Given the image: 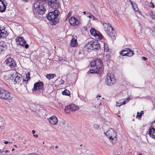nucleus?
Returning a JSON list of instances; mask_svg holds the SVG:
<instances>
[{
	"mask_svg": "<svg viewBox=\"0 0 155 155\" xmlns=\"http://www.w3.org/2000/svg\"><path fill=\"white\" fill-rule=\"evenodd\" d=\"M15 40L16 42H18L17 43V45L18 44L22 46H24V45L26 43V41L24 39L23 37H18Z\"/></svg>",
	"mask_w": 155,
	"mask_h": 155,
	"instance_id": "dca6fc26",
	"label": "nucleus"
},
{
	"mask_svg": "<svg viewBox=\"0 0 155 155\" xmlns=\"http://www.w3.org/2000/svg\"><path fill=\"white\" fill-rule=\"evenodd\" d=\"M104 50L105 51L108 52L109 50V48L108 47L107 44H104Z\"/></svg>",
	"mask_w": 155,
	"mask_h": 155,
	"instance_id": "c756f323",
	"label": "nucleus"
},
{
	"mask_svg": "<svg viewBox=\"0 0 155 155\" xmlns=\"http://www.w3.org/2000/svg\"><path fill=\"white\" fill-rule=\"evenodd\" d=\"M120 54L122 56H127L131 57L134 54V53L130 49L128 48H126L123 49L120 52Z\"/></svg>",
	"mask_w": 155,
	"mask_h": 155,
	"instance_id": "9d476101",
	"label": "nucleus"
},
{
	"mask_svg": "<svg viewBox=\"0 0 155 155\" xmlns=\"http://www.w3.org/2000/svg\"><path fill=\"white\" fill-rule=\"evenodd\" d=\"M116 82V79L111 74L108 73L105 79L106 84L107 85H112Z\"/></svg>",
	"mask_w": 155,
	"mask_h": 155,
	"instance_id": "6e6552de",
	"label": "nucleus"
},
{
	"mask_svg": "<svg viewBox=\"0 0 155 155\" xmlns=\"http://www.w3.org/2000/svg\"><path fill=\"white\" fill-rule=\"evenodd\" d=\"M153 122L155 123V120Z\"/></svg>",
	"mask_w": 155,
	"mask_h": 155,
	"instance_id": "13d9d810",
	"label": "nucleus"
},
{
	"mask_svg": "<svg viewBox=\"0 0 155 155\" xmlns=\"http://www.w3.org/2000/svg\"><path fill=\"white\" fill-rule=\"evenodd\" d=\"M50 148L51 149H53L54 148V147L52 146H51L50 147Z\"/></svg>",
	"mask_w": 155,
	"mask_h": 155,
	"instance_id": "603ef678",
	"label": "nucleus"
},
{
	"mask_svg": "<svg viewBox=\"0 0 155 155\" xmlns=\"http://www.w3.org/2000/svg\"><path fill=\"white\" fill-rule=\"evenodd\" d=\"M62 94L63 95L68 96L70 94V93L69 91L66 89L62 92Z\"/></svg>",
	"mask_w": 155,
	"mask_h": 155,
	"instance_id": "a878e982",
	"label": "nucleus"
},
{
	"mask_svg": "<svg viewBox=\"0 0 155 155\" xmlns=\"http://www.w3.org/2000/svg\"><path fill=\"white\" fill-rule=\"evenodd\" d=\"M121 104V103H118L117 102L116 105L117 106H119L118 105H119Z\"/></svg>",
	"mask_w": 155,
	"mask_h": 155,
	"instance_id": "c03bdc74",
	"label": "nucleus"
},
{
	"mask_svg": "<svg viewBox=\"0 0 155 155\" xmlns=\"http://www.w3.org/2000/svg\"><path fill=\"white\" fill-rule=\"evenodd\" d=\"M106 136L109 138L112 143H114L117 140L116 134L114 130L112 128H110L108 131L105 133Z\"/></svg>",
	"mask_w": 155,
	"mask_h": 155,
	"instance_id": "20e7f679",
	"label": "nucleus"
},
{
	"mask_svg": "<svg viewBox=\"0 0 155 155\" xmlns=\"http://www.w3.org/2000/svg\"><path fill=\"white\" fill-rule=\"evenodd\" d=\"M58 146H56L55 147V148H58Z\"/></svg>",
	"mask_w": 155,
	"mask_h": 155,
	"instance_id": "864d4df0",
	"label": "nucleus"
},
{
	"mask_svg": "<svg viewBox=\"0 0 155 155\" xmlns=\"http://www.w3.org/2000/svg\"><path fill=\"white\" fill-rule=\"evenodd\" d=\"M130 2L134 10L136 12L138 10V8L137 7V5L135 4L133 5L132 2H131V1H130Z\"/></svg>",
	"mask_w": 155,
	"mask_h": 155,
	"instance_id": "cd10ccee",
	"label": "nucleus"
},
{
	"mask_svg": "<svg viewBox=\"0 0 155 155\" xmlns=\"http://www.w3.org/2000/svg\"><path fill=\"white\" fill-rule=\"evenodd\" d=\"M29 46V45L28 44H25V47L26 48H27Z\"/></svg>",
	"mask_w": 155,
	"mask_h": 155,
	"instance_id": "ea45409f",
	"label": "nucleus"
},
{
	"mask_svg": "<svg viewBox=\"0 0 155 155\" xmlns=\"http://www.w3.org/2000/svg\"><path fill=\"white\" fill-rule=\"evenodd\" d=\"M124 52V53H127V52Z\"/></svg>",
	"mask_w": 155,
	"mask_h": 155,
	"instance_id": "680f3d73",
	"label": "nucleus"
},
{
	"mask_svg": "<svg viewBox=\"0 0 155 155\" xmlns=\"http://www.w3.org/2000/svg\"><path fill=\"white\" fill-rule=\"evenodd\" d=\"M32 132V134H35V131L34 130H33Z\"/></svg>",
	"mask_w": 155,
	"mask_h": 155,
	"instance_id": "de8ad7c7",
	"label": "nucleus"
},
{
	"mask_svg": "<svg viewBox=\"0 0 155 155\" xmlns=\"http://www.w3.org/2000/svg\"><path fill=\"white\" fill-rule=\"evenodd\" d=\"M8 34V33L5 29H0V38H6Z\"/></svg>",
	"mask_w": 155,
	"mask_h": 155,
	"instance_id": "aec40b11",
	"label": "nucleus"
},
{
	"mask_svg": "<svg viewBox=\"0 0 155 155\" xmlns=\"http://www.w3.org/2000/svg\"><path fill=\"white\" fill-rule=\"evenodd\" d=\"M26 79L27 80H23V81L25 82H27L28 80L30 78V74L29 72H28L27 74H26Z\"/></svg>",
	"mask_w": 155,
	"mask_h": 155,
	"instance_id": "c85d7f7f",
	"label": "nucleus"
},
{
	"mask_svg": "<svg viewBox=\"0 0 155 155\" xmlns=\"http://www.w3.org/2000/svg\"><path fill=\"white\" fill-rule=\"evenodd\" d=\"M142 116L141 114H140L139 112H137V117H141Z\"/></svg>",
	"mask_w": 155,
	"mask_h": 155,
	"instance_id": "f704fd0d",
	"label": "nucleus"
},
{
	"mask_svg": "<svg viewBox=\"0 0 155 155\" xmlns=\"http://www.w3.org/2000/svg\"><path fill=\"white\" fill-rule=\"evenodd\" d=\"M83 13H84V14H86V12L84 11V12Z\"/></svg>",
	"mask_w": 155,
	"mask_h": 155,
	"instance_id": "5fc2aeb1",
	"label": "nucleus"
},
{
	"mask_svg": "<svg viewBox=\"0 0 155 155\" xmlns=\"http://www.w3.org/2000/svg\"><path fill=\"white\" fill-rule=\"evenodd\" d=\"M44 84L42 82H38L35 83L34 86L32 91L35 93H38V91L41 90L43 87Z\"/></svg>",
	"mask_w": 155,
	"mask_h": 155,
	"instance_id": "1a4fd4ad",
	"label": "nucleus"
},
{
	"mask_svg": "<svg viewBox=\"0 0 155 155\" xmlns=\"http://www.w3.org/2000/svg\"><path fill=\"white\" fill-rule=\"evenodd\" d=\"M6 153L5 151H2L0 152V155H4Z\"/></svg>",
	"mask_w": 155,
	"mask_h": 155,
	"instance_id": "c9c22d12",
	"label": "nucleus"
},
{
	"mask_svg": "<svg viewBox=\"0 0 155 155\" xmlns=\"http://www.w3.org/2000/svg\"><path fill=\"white\" fill-rule=\"evenodd\" d=\"M5 152L7 153V152H9V151L8 150H6L5 151Z\"/></svg>",
	"mask_w": 155,
	"mask_h": 155,
	"instance_id": "3c124183",
	"label": "nucleus"
},
{
	"mask_svg": "<svg viewBox=\"0 0 155 155\" xmlns=\"http://www.w3.org/2000/svg\"><path fill=\"white\" fill-rule=\"evenodd\" d=\"M97 97H101V95H97Z\"/></svg>",
	"mask_w": 155,
	"mask_h": 155,
	"instance_id": "6e6d98bb",
	"label": "nucleus"
},
{
	"mask_svg": "<svg viewBox=\"0 0 155 155\" xmlns=\"http://www.w3.org/2000/svg\"><path fill=\"white\" fill-rule=\"evenodd\" d=\"M7 3L5 0H0V12H3L6 9Z\"/></svg>",
	"mask_w": 155,
	"mask_h": 155,
	"instance_id": "4468645a",
	"label": "nucleus"
},
{
	"mask_svg": "<svg viewBox=\"0 0 155 155\" xmlns=\"http://www.w3.org/2000/svg\"><path fill=\"white\" fill-rule=\"evenodd\" d=\"M4 143H5V144H7L8 143V141H5Z\"/></svg>",
	"mask_w": 155,
	"mask_h": 155,
	"instance_id": "09e8293b",
	"label": "nucleus"
},
{
	"mask_svg": "<svg viewBox=\"0 0 155 155\" xmlns=\"http://www.w3.org/2000/svg\"><path fill=\"white\" fill-rule=\"evenodd\" d=\"M15 146L17 147L16 145H15Z\"/></svg>",
	"mask_w": 155,
	"mask_h": 155,
	"instance_id": "69168bd1",
	"label": "nucleus"
},
{
	"mask_svg": "<svg viewBox=\"0 0 155 155\" xmlns=\"http://www.w3.org/2000/svg\"><path fill=\"white\" fill-rule=\"evenodd\" d=\"M29 155H40L38 154H36L34 153H31Z\"/></svg>",
	"mask_w": 155,
	"mask_h": 155,
	"instance_id": "79ce46f5",
	"label": "nucleus"
},
{
	"mask_svg": "<svg viewBox=\"0 0 155 155\" xmlns=\"http://www.w3.org/2000/svg\"><path fill=\"white\" fill-rule=\"evenodd\" d=\"M6 64L7 66L10 68V69L13 70L16 66V62L13 60V59L11 58H9L6 61Z\"/></svg>",
	"mask_w": 155,
	"mask_h": 155,
	"instance_id": "9b49d317",
	"label": "nucleus"
},
{
	"mask_svg": "<svg viewBox=\"0 0 155 155\" xmlns=\"http://www.w3.org/2000/svg\"><path fill=\"white\" fill-rule=\"evenodd\" d=\"M59 12L57 10H55L53 12H50L47 16V18L50 21V23L51 25L56 24L59 21L57 17Z\"/></svg>",
	"mask_w": 155,
	"mask_h": 155,
	"instance_id": "7ed1b4c3",
	"label": "nucleus"
},
{
	"mask_svg": "<svg viewBox=\"0 0 155 155\" xmlns=\"http://www.w3.org/2000/svg\"><path fill=\"white\" fill-rule=\"evenodd\" d=\"M117 155H120V154H118Z\"/></svg>",
	"mask_w": 155,
	"mask_h": 155,
	"instance_id": "338daca9",
	"label": "nucleus"
},
{
	"mask_svg": "<svg viewBox=\"0 0 155 155\" xmlns=\"http://www.w3.org/2000/svg\"><path fill=\"white\" fill-rule=\"evenodd\" d=\"M101 103H100V105H101Z\"/></svg>",
	"mask_w": 155,
	"mask_h": 155,
	"instance_id": "e2e57ef3",
	"label": "nucleus"
},
{
	"mask_svg": "<svg viewBox=\"0 0 155 155\" xmlns=\"http://www.w3.org/2000/svg\"><path fill=\"white\" fill-rule=\"evenodd\" d=\"M10 80H12L14 83L19 84L21 82L22 79L21 75L17 72H15L12 74L10 77Z\"/></svg>",
	"mask_w": 155,
	"mask_h": 155,
	"instance_id": "39448f33",
	"label": "nucleus"
},
{
	"mask_svg": "<svg viewBox=\"0 0 155 155\" xmlns=\"http://www.w3.org/2000/svg\"><path fill=\"white\" fill-rule=\"evenodd\" d=\"M140 114H141V115L143 114V111H142L140 113Z\"/></svg>",
	"mask_w": 155,
	"mask_h": 155,
	"instance_id": "8fccbe9b",
	"label": "nucleus"
},
{
	"mask_svg": "<svg viewBox=\"0 0 155 155\" xmlns=\"http://www.w3.org/2000/svg\"><path fill=\"white\" fill-rule=\"evenodd\" d=\"M96 107V106H95L94 107Z\"/></svg>",
	"mask_w": 155,
	"mask_h": 155,
	"instance_id": "0e129e2a",
	"label": "nucleus"
},
{
	"mask_svg": "<svg viewBox=\"0 0 155 155\" xmlns=\"http://www.w3.org/2000/svg\"><path fill=\"white\" fill-rule=\"evenodd\" d=\"M103 25L104 27V30L107 33L110 31V28H111L112 31L114 30V28L112 27L111 25L109 23H104Z\"/></svg>",
	"mask_w": 155,
	"mask_h": 155,
	"instance_id": "a211bd4d",
	"label": "nucleus"
},
{
	"mask_svg": "<svg viewBox=\"0 0 155 155\" xmlns=\"http://www.w3.org/2000/svg\"><path fill=\"white\" fill-rule=\"evenodd\" d=\"M71 12H69L68 13V17H69L71 15Z\"/></svg>",
	"mask_w": 155,
	"mask_h": 155,
	"instance_id": "a19ab883",
	"label": "nucleus"
},
{
	"mask_svg": "<svg viewBox=\"0 0 155 155\" xmlns=\"http://www.w3.org/2000/svg\"><path fill=\"white\" fill-rule=\"evenodd\" d=\"M71 106L72 107H71L72 110H72V112H74L76 110H79V109L78 107L74 104H71Z\"/></svg>",
	"mask_w": 155,
	"mask_h": 155,
	"instance_id": "bb28decb",
	"label": "nucleus"
},
{
	"mask_svg": "<svg viewBox=\"0 0 155 155\" xmlns=\"http://www.w3.org/2000/svg\"><path fill=\"white\" fill-rule=\"evenodd\" d=\"M69 22L71 25L73 26L77 25L79 24L78 20L74 17H72L69 19Z\"/></svg>",
	"mask_w": 155,
	"mask_h": 155,
	"instance_id": "2eb2a0df",
	"label": "nucleus"
},
{
	"mask_svg": "<svg viewBox=\"0 0 155 155\" xmlns=\"http://www.w3.org/2000/svg\"><path fill=\"white\" fill-rule=\"evenodd\" d=\"M132 98V97L131 96H130L128 97L126 100H127L128 101L130 99H131Z\"/></svg>",
	"mask_w": 155,
	"mask_h": 155,
	"instance_id": "4c0bfd02",
	"label": "nucleus"
},
{
	"mask_svg": "<svg viewBox=\"0 0 155 155\" xmlns=\"http://www.w3.org/2000/svg\"><path fill=\"white\" fill-rule=\"evenodd\" d=\"M47 5V0H39L34 4V8L38 14L43 15L46 11L45 7Z\"/></svg>",
	"mask_w": 155,
	"mask_h": 155,
	"instance_id": "f257e3e1",
	"label": "nucleus"
},
{
	"mask_svg": "<svg viewBox=\"0 0 155 155\" xmlns=\"http://www.w3.org/2000/svg\"><path fill=\"white\" fill-rule=\"evenodd\" d=\"M110 54H106V58H107L109 59L110 57Z\"/></svg>",
	"mask_w": 155,
	"mask_h": 155,
	"instance_id": "58836bf2",
	"label": "nucleus"
},
{
	"mask_svg": "<svg viewBox=\"0 0 155 155\" xmlns=\"http://www.w3.org/2000/svg\"><path fill=\"white\" fill-rule=\"evenodd\" d=\"M64 81L62 79H61L59 81V84H64Z\"/></svg>",
	"mask_w": 155,
	"mask_h": 155,
	"instance_id": "72a5a7b5",
	"label": "nucleus"
},
{
	"mask_svg": "<svg viewBox=\"0 0 155 155\" xmlns=\"http://www.w3.org/2000/svg\"><path fill=\"white\" fill-rule=\"evenodd\" d=\"M14 150V149H13L12 150V151H13Z\"/></svg>",
	"mask_w": 155,
	"mask_h": 155,
	"instance_id": "4d7b16f0",
	"label": "nucleus"
},
{
	"mask_svg": "<svg viewBox=\"0 0 155 155\" xmlns=\"http://www.w3.org/2000/svg\"><path fill=\"white\" fill-rule=\"evenodd\" d=\"M142 58L143 59V60H145V61H146V60H147V59L145 57H142Z\"/></svg>",
	"mask_w": 155,
	"mask_h": 155,
	"instance_id": "a18cd8bd",
	"label": "nucleus"
},
{
	"mask_svg": "<svg viewBox=\"0 0 155 155\" xmlns=\"http://www.w3.org/2000/svg\"><path fill=\"white\" fill-rule=\"evenodd\" d=\"M43 144H44V143H44V142H43Z\"/></svg>",
	"mask_w": 155,
	"mask_h": 155,
	"instance_id": "bf43d9fd",
	"label": "nucleus"
},
{
	"mask_svg": "<svg viewBox=\"0 0 155 155\" xmlns=\"http://www.w3.org/2000/svg\"><path fill=\"white\" fill-rule=\"evenodd\" d=\"M56 75L55 74H47L46 76V78L50 80L51 78H53L55 76H56Z\"/></svg>",
	"mask_w": 155,
	"mask_h": 155,
	"instance_id": "393cba45",
	"label": "nucleus"
},
{
	"mask_svg": "<svg viewBox=\"0 0 155 155\" xmlns=\"http://www.w3.org/2000/svg\"><path fill=\"white\" fill-rule=\"evenodd\" d=\"M77 41L76 39L73 37L72 38L70 42V45L72 47H75L77 45Z\"/></svg>",
	"mask_w": 155,
	"mask_h": 155,
	"instance_id": "b1692460",
	"label": "nucleus"
},
{
	"mask_svg": "<svg viewBox=\"0 0 155 155\" xmlns=\"http://www.w3.org/2000/svg\"><path fill=\"white\" fill-rule=\"evenodd\" d=\"M126 102H128L127 100H125L124 102H122V103H121V104L119 105H118L119 107L121 105L123 104L124 105L126 104Z\"/></svg>",
	"mask_w": 155,
	"mask_h": 155,
	"instance_id": "473e14b6",
	"label": "nucleus"
},
{
	"mask_svg": "<svg viewBox=\"0 0 155 155\" xmlns=\"http://www.w3.org/2000/svg\"><path fill=\"white\" fill-rule=\"evenodd\" d=\"M86 47L88 50H91L97 49L100 48L99 44L97 40L92 41L88 42Z\"/></svg>",
	"mask_w": 155,
	"mask_h": 155,
	"instance_id": "423d86ee",
	"label": "nucleus"
},
{
	"mask_svg": "<svg viewBox=\"0 0 155 155\" xmlns=\"http://www.w3.org/2000/svg\"><path fill=\"white\" fill-rule=\"evenodd\" d=\"M91 64L92 66L96 67V68L94 69L89 70L87 73H98L99 72L103 71V68L102 67V64L100 59L95 60L91 62Z\"/></svg>",
	"mask_w": 155,
	"mask_h": 155,
	"instance_id": "f03ea898",
	"label": "nucleus"
},
{
	"mask_svg": "<svg viewBox=\"0 0 155 155\" xmlns=\"http://www.w3.org/2000/svg\"><path fill=\"white\" fill-rule=\"evenodd\" d=\"M152 18L153 19H155V15H152Z\"/></svg>",
	"mask_w": 155,
	"mask_h": 155,
	"instance_id": "37998d69",
	"label": "nucleus"
},
{
	"mask_svg": "<svg viewBox=\"0 0 155 155\" xmlns=\"http://www.w3.org/2000/svg\"><path fill=\"white\" fill-rule=\"evenodd\" d=\"M71 107H72L71 104L66 106L64 109L65 112L66 113H69L71 111H72L73 110H72Z\"/></svg>",
	"mask_w": 155,
	"mask_h": 155,
	"instance_id": "4be33fe9",
	"label": "nucleus"
},
{
	"mask_svg": "<svg viewBox=\"0 0 155 155\" xmlns=\"http://www.w3.org/2000/svg\"><path fill=\"white\" fill-rule=\"evenodd\" d=\"M48 5L52 8L58 10L61 9L60 5L57 0L47 1Z\"/></svg>",
	"mask_w": 155,
	"mask_h": 155,
	"instance_id": "0eeeda50",
	"label": "nucleus"
},
{
	"mask_svg": "<svg viewBox=\"0 0 155 155\" xmlns=\"http://www.w3.org/2000/svg\"><path fill=\"white\" fill-rule=\"evenodd\" d=\"M149 134L150 137L155 139V129H149Z\"/></svg>",
	"mask_w": 155,
	"mask_h": 155,
	"instance_id": "412c9836",
	"label": "nucleus"
},
{
	"mask_svg": "<svg viewBox=\"0 0 155 155\" xmlns=\"http://www.w3.org/2000/svg\"><path fill=\"white\" fill-rule=\"evenodd\" d=\"M93 127L94 128L96 129H98L99 127L98 125L96 124H94Z\"/></svg>",
	"mask_w": 155,
	"mask_h": 155,
	"instance_id": "2f4dec72",
	"label": "nucleus"
},
{
	"mask_svg": "<svg viewBox=\"0 0 155 155\" xmlns=\"http://www.w3.org/2000/svg\"><path fill=\"white\" fill-rule=\"evenodd\" d=\"M7 49V46L3 41L0 42V52L3 53Z\"/></svg>",
	"mask_w": 155,
	"mask_h": 155,
	"instance_id": "6ab92c4d",
	"label": "nucleus"
},
{
	"mask_svg": "<svg viewBox=\"0 0 155 155\" xmlns=\"http://www.w3.org/2000/svg\"><path fill=\"white\" fill-rule=\"evenodd\" d=\"M107 34L108 36L110 37L113 40H115L116 38L115 35L116 34L115 31L113 30V31H112V32L110 33H107Z\"/></svg>",
	"mask_w": 155,
	"mask_h": 155,
	"instance_id": "5701e85b",
	"label": "nucleus"
},
{
	"mask_svg": "<svg viewBox=\"0 0 155 155\" xmlns=\"http://www.w3.org/2000/svg\"><path fill=\"white\" fill-rule=\"evenodd\" d=\"M151 4V5L150 6V7L151 8H154V5L153 3L152 2H151L150 3V5Z\"/></svg>",
	"mask_w": 155,
	"mask_h": 155,
	"instance_id": "e433bc0d",
	"label": "nucleus"
},
{
	"mask_svg": "<svg viewBox=\"0 0 155 155\" xmlns=\"http://www.w3.org/2000/svg\"><path fill=\"white\" fill-rule=\"evenodd\" d=\"M82 146V144H81V145H80V146Z\"/></svg>",
	"mask_w": 155,
	"mask_h": 155,
	"instance_id": "052dcab7",
	"label": "nucleus"
},
{
	"mask_svg": "<svg viewBox=\"0 0 155 155\" xmlns=\"http://www.w3.org/2000/svg\"><path fill=\"white\" fill-rule=\"evenodd\" d=\"M49 123L53 125H56L58 122V120L57 117L53 115L50 117L49 119Z\"/></svg>",
	"mask_w": 155,
	"mask_h": 155,
	"instance_id": "f3484780",
	"label": "nucleus"
},
{
	"mask_svg": "<svg viewBox=\"0 0 155 155\" xmlns=\"http://www.w3.org/2000/svg\"><path fill=\"white\" fill-rule=\"evenodd\" d=\"M33 136L35 137L36 138L38 137V135L37 134H35L33 135Z\"/></svg>",
	"mask_w": 155,
	"mask_h": 155,
	"instance_id": "49530a36",
	"label": "nucleus"
},
{
	"mask_svg": "<svg viewBox=\"0 0 155 155\" xmlns=\"http://www.w3.org/2000/svg\"><path fill=\"white\" fill-rule=\"evenodd\" d=\"M90 32L91 35L95 37L96 38L101 40L102 38L103 37L101 34L94 28H91L90 30Z\"/></svg>",
	"mask_w": 155,
	"mask_h": 155,
	"instance_id": "ddd939ff",
	"label": "nucleus"
},
{
	"mask_svg": "<svg viewBox=\"0 0 155 155\" xmlns=\"http://www.w3.org/2000/svg\"><path fill=\"white\" fill-rule=\"evenodd\" d=\"M0 98L4 100L10 99L11 98L10 94L8 91L2 89L0 93Z\"/></svg>",
	"mask_w": 155,
	"mask_h": 155,
	"instance_id": "f8f14e48",
	"label": "nucleus"
},
{
	"mask_svg": "<svg viewBox=\"0 0 155 155\" xmlns=\"http://www.w3.org/2000/svg\"><path fill=\"white\" fill-rule=\"evenodd\" d=\"M89 15L88 17L90 18H92L94 20H96L97 19V18H96L94 16L92 15L90 13H88Z\"/></svg>",
	"mask_w": 155,
	"mask_h": 155,
	"instance_id": "7c9ffc66",
	"label": "nucleus"
}]
</instances>
